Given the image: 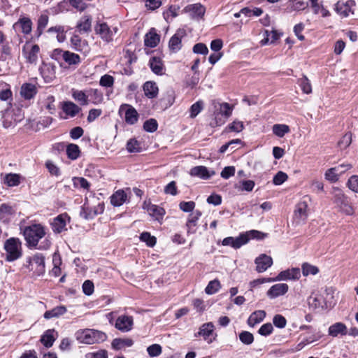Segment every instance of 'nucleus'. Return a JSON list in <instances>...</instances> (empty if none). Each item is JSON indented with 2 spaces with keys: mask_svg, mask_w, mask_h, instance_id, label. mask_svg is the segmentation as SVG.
I'll use <instances>...</instances> for the list:
<instances>
[{
  "mask_svg": "<svg viewBox=\"0 0 358 358\" xmlns=\"http://www.w3.org/2000/svg\"><path fill=\"white\" fill-rule=\"evenodd\" d=\"M347 334V327L342 322H336L329 327V334L336 337L339 334L345 335Z\"/></svg>",
  "mask_w": 358,
  "mask_h": 358,
  "instance_id": "37",
  "label": "nucleus"
},
{
  "mask_svg": "<svg viewBox=\"0 0 358 358\" xmlns=\"http://www.w3.org/2000/svg\"><path fill=\"white\" fill-rule=\"evenodd\" d=\"M134 344L132 339L129 338H115L111 343L112 348L115 350H119L131 347Z\"/></svg>",
  "mask_w": 358,
  "mask_h": 358,
  "instance_id": "38",
  "label": "nucleus"
},
{
  "mask_svg": "<svg viewBox=\"0 0 358 358\" xmlns=\"http://www.w3.org/2000/svg\"><path fill=\"white\" fill-rule=\"evenodd\" d=\"M57 337V333L55 329H48L42 335L40 341L44 346L50 348L52 346Z\"/></svg>",
  "mask_w": 358,
  "mask_h": 358,
  "instance_id": "32",
  "label": "nucleus"
},
{
  "mask_svg": "<svg viewBox=\"0 0 358 358\" xmlns=\"http://www.w3.org/2000/svg\"><path fill=\"white\" fill-rule=\"evenodd\" d=\"M69 217L67 214H60L55 217L51 222L52 229L54 232L61 233L66 229V226Z\"/></svg>",
  "mask_w": 358,
  "mask_h": 358,
  "instance_id": "18",
  "label": "nucleus"
},
{
  "mask_svg": "<svg viewBox=\"0 0 358 358\" xmlns=\"http://www.w3.org/2000/svg\"><path fill=\"white\" fill-rule=\"evenodd\" d=\"M103 211V205L99 203L97 206L92 208L89 207L86 203L83 205L80 210V215L85 220L93 219L96 215Z\"/></svg>",
  "mask_w": 358,
  "mask_h": 358,
  "instance_id": "16",
  "label": "nucleus"
},
{
  "mask_svg": "<svg viewBox=\"0 0 358 358\" xmlns=\"http://www.w3.org/2000/svg\"><path fill=\"white\" fill-rule=\"evenodd\" d=\"M273 133L278 137L282 138L290 131L289 127L284 124H275L272 127Z\"/></svg>",
  "mask_w": 358,
  "mask_h": 358,
  "instance_id": "48",
  "label": "nucleus"
},
{
  "mask_svg": "<svg viewBox=\"0 0 358 358\" xmlns=\"http://www.w3.org/2000/svg\"><path fill=\"white\" fill-rule=\"evenodd\" d=\"M66 50H63L60 48H56L53 50L50 53V57L59 63L60 66H62V62L64 58V53Z\"/></svg>",
  "mask_w": 358,
  "mask_h": 358,
  "instance_id": "54",
  "label": "nucleus"
},
{
  "mask_svg": "<svg viewBox=\"0 0 358 358\" xmlns=\"http://www.w3.org/2000/svg\"><path fill=\"white\" fill-rule=\"evenodd\" d=\"M356 3L354 0H348L346 2L338 1L335 5V11L343 17H347L350 14H354L353 8Z\"/></svg>",
  "mask_w": 358,
  "mask_h": 358,
  "instance_id": "11",
  "label": "nucleus"
},
{
  "mask_svg": "<svg viewBox=\"0 0 358 358\" xmlns=\"http://www.w3.org/2000/svg\"><path fill=\"white\" fill-rule=\"evenodd\" d=\"M333 197V203L336 205L338 210L347 215H352L355 213V208L350 203L348 197L338 187H332L331 192Z\"/></svg>",
  "mask_w": 358,
  "mask_h": 358,
  "instance_id": "1",
  "label": "nucleus"
},
{
  "mask_svg": "<svg viewBox=\"0 0 358 358\" xmlns=\"http://www.w3.org/2000/svg\"><path fill=\"white\" fill-rule=\"evenodd\" d=\"M72 180L74 187L83 189L87 191L90 190L91 185L85 178L73 177Z\"/></svg>",
  "mask_w": 358,
  "mask_h": 358,
  "instance_id": "49",
  "label": "nucleus"
},
{
  "mask_svg": "<svg viewBox=\"0 0 358 358\" xmlns=\"http://www.w3.org/2000/svg\"><path fill=\"white\" fill-rule=\"evenodd\" d=\"M248 243V238L245 233L241 234L238 236L234 238V248L238 249Z\"/></svg>",
  "mask_w": 358,
  "mask_h": 358,
  "instance_id": "62",
  "label": "nucleus"
},
{
  "mask_svg": "<svg viewBox=\"0 0 358 358\" xmlns=\"http://www.w3.org/2000/svg\"><path fill=\"white\" fill-rule=\"evenodd\" d=\"M40 72L46 83L51 82L56 74V66L50 63H43L40 67Z\"/></svg>",
  "mask_w": 358,
  "mask_h": 358,
  "instance_id": "21",
  "label": "nucleus"
},
{
  "mask_svg": "<svg viewBox=\"0 0 358 358\" xmlns=\"http://www.w3.org/2000/svg\"><path fill=\"white\" fill-rule=\"evenodd\" d=\"M4 249L6 252V259L8 262H13L22 255L21 242L17 238H10L6 240L4 243Z\"/></svg>",
  "mask_w": 358,
  "mask_h": 358,
  "instance_id": "6",
  "label": "nucleus"
},
{
  "mask_svg": "<svg viewBox=\"0 0 358 358\" xmlns=\"http://www.w3.org/2000/svg\"><path fill=\"white\" fill-rule=\"evenodd\" d=\"M241 13L248 17L259 16L263 13V10L259 8H255L250 9L249 8H243L241 10Z\"/></svg>",
  "mask_w": 358,
  "mask_h": 358,
  "instance_id": "58",
  "label": "nucleus"
},
{
  "mask_svg": "<svg viewBox=\"0 0 358 358\" xmlns=\"http://www.w3.org/2000/svg\"><path fill=\"white\" fill-rule=\"evenodd\" d=\"M5 182L10 187L17 186L20 183V176L16 173H8L5 177Z\"/></svg>",
  "mask_w": 358,
  "mask_h": 358,
  "instance_id": "56",
  "label": "nucleus"
},
{
  "mask_svg": "<svg viewBox=\"0 0 358 358\" xmlns=\"http://www.w3.org/2000/svg\"><path fill=\"white\" fill-rule=\"evenodd\" d=\"M66 155L71 160H76L80 157V150L78 145L70 143L66 146Z\"/></svg>",
  "mask_w": 358,
  "mask_h": 358,
  "instance_id": "47",
  "label": "nucleus"
},
{
  "mask_svg": "<svg viewBox=\"0 0 358 358\" xmlns=\"http://www.w3.org/2000/svg\"><path fill=\"white\" fill-rule=\"evenodd\" d=\"M140 238L142 241L145 242L149 247H153L156 244V238L148 232H143Z\"/></svg>",
  "mask_w": 358,
  "mask_h": 358,
  "instance_id": "60",
  "label": "nucleus"
},
{
  "mask_svg": "<svg viewBox=\"0 0 358 358\" xmlns=\"http://www.w3.org/2000/svg\"><path fill=\"white\" fill-rule=\"evenodd\" d=\"M62 110L67 115L74 117L80 112V108L71 101H65L62 104Z\"/></svg>",
  "mask_w": 358,
  "mask_h": 358,
  "instance_id": "41",
  "label": "nucleus"
},
{
  "mask_svg": "<svg viewBox=\"0 0 358 358\" xmlns=\"http://www.w3.org/2000/svg\"><path fill=\"white\" fill-rule=\"evenodd\" d=\"M150 66L153 73L157 75L164 73V66L162 60L157 57H152L150 60Z\"/></svg>",
  "mask_w": 358,
  "mask_h": 358,
  "instance_id": "45",
  "label": "nucleus"
},
{
  "mask_svg": "<svg viewBox=\"0 0 358 358\" xmlns=\"http://www.w3.org/2000/svg\"><path fill=\"white\" fill-rule=\"evenodd\" d=\"M37 92V89L35 85L31 83H24L22 85L20 90V94L25 99H30L33 98Z\"/></svg>",
  "mask_w": 358,
  "mask_h": 358,
  "instance_id": "33",
  "label": "nucleus"
},
{
  "mask_svg": "<svg viewBox=\"0 0 358 358\" xmlns=\"http://www.w3.org/2000/svg\"><path fill=\"white\" fill-rule=\"evenodd\" d=\"M203 101L201 100L197 101L196 103H193L189 109V117L191 118L196 117L198 114L203 110Z\"/></svg>",
  "mask_w": 358,
  "mask_h": 358,
  "instance_id": "51",
  "label": "nucleus"
},
{
  "mask_svg": "<svg viewBox=\"0 0 358 358\" xmlns=\"http://www.w3.org/2000/svg\"><path fill=\"white\" fill-rule=\"evenodd\" d=\"M245 234L248 238V241L251 239L262 240L267 236L266 234L257 230H250L246 231Z\"/></svg>",
  "mask_w": 358,
  "mask_h": 358,
  "instance_id": "57",
  "label": "nucleus"
},
{
  "mask_svg": "<svg viewBox=\"0 0 358 358\" xmlns=\"http://www.w3.org/2000/svg\"><path fill=\"white\" fill-rule=\"evenodd\" d=\"M143 208L147 210L150 216L159 222L162 220L164 215H165V210L155 204L146 203L145 202L143 204Z\"/></svg>",
  "mask_w": 358,
  "mask_h": 358,
  "instance_id": "20",
  "label": "nucleus"
},
{
  "mask_svg": "<svg viewBox=\"0 0 358 358\" xmlns=\"http://www.w3.org/2000/svg\"><path fill=\"white\" fill-rule=\"evenodd\" d=\"M76 338L80 343L90 345L103 342L106 339L107 336L102 331L86 329L77 331Z\"/></svg>",
  "mask_w": 358,
  "mask_h": 358,
  "instance_id": "3",
  "label": "nucleus"
},
{
  "mask_svg": "<svg viewBox=\"0 0 358 358\" xmlns=\"http://www.w3.org/2000/svg\"><path fill=\"white\" fill-rule=\"evenodd\" d=\"M301 276V271L299 268H294L286 271H281L277 275V280H297Z\"/></svg>",
  "mask_w": 358,
  "mask_h": 358,
  "instance_id": "28",
  "label": "nucleus"
},
{
  "mask_svg": "<svg viewBox=\"0 0 358 358\" xmlns=\"http://www.w3.org/2000/svg\"><path fill=\"white\" fill-rule=\"evenodd\" d=\"M144 42L146 46L155 48L159 42V36L155 32L150 31L145 35Z\"/></svg>",
  "mask_w": 358,
  "mask_h": 358,
  "instance_id": "46",
  "label": "nucleus"
},
{
  "mask_svg": "<svg viewBox=\"0 0 358 358\" xmlns=\"http://www.w3.org/2000/svg\"><path fill=\"white\" fill-rule=\"evenodd\" d=\"M87 96L89 103H92L94 105H99L103 101V94L98 89L90 88L87 90Z\"/></svg>",
  "mask_w": 358,
  "mask_h": 358,
  "instance_id": "31",
  "label": "nucleus"
},
{
  "mask_svg": "<svg viewBox=\"0 0 358 358\" xmlns=\"http://www.w3.org/2000/svg\"><path fill=\"white\" fill-rule=\"evenodd\" d=\"M307 301L309 308L313 310L328 307V301L318 292H312Z\"/></svg>",
  "mask_w": 358,
  "mask_h": 358,
  "instance_id": "12",
  "label": "nucleus"
},
{
  "mask_svg": "<svg viewBox=\"0 0 358 358\" xmlns=\"http://www.w3.org/2000/svg\"><path fill=\"white\" fill-rule=\"evenodd\" d=\"M266 317L264 310H259L253 312L248 319V324L253 327L257 324L260 323Z\"/></svg>",
  "mask_w": 358,
  "mask_h": 358,
  "instance_id": "36",
  "label": "nucleus"
},
{
  "mask_svg": "<svg viewBox=\"0 0 358 358\" xmlns=\"http://www.w3.org/2000/svg\"><path fill=\"white\" fill-rule=\"evenodd\" d=\"M63 62L69 66H77L81 62V59L78 54L66 50Z\"/></svg>",
  "mask_w": 358,
  "mask_h": 358,
  "instance_id": "42",
  "label": "nucleus"
},
{
  "mask_svg": "<svg viewBox=\"0 0 358 358\" xmlns=\"http://www.w3.org/2000/svg\"><path fill=\"white\" fill-rule=\"evenodd\" d=\"M127 150L129 152H139L141 150V143L136 138H131L127 143Z\"/></svg>",
  "mask_w": 358,
  "mask_h": 358,
  "instance_id": "53",
  "label": "nucleus"
},
{
  "mask_svg": "<svg viewBox=\"0 0 358 358\" xmlns=\"http://www.w3.org/2000/svg\"><path fill=\"white\" fill-rule=\"evenodd\" d=\"M221 287L220 282L218 280H213L208 282L205 289L207 294L211 295L216 293Z\"/></svg>",
  "mask_w": 358,
  "mask_h": 358,
  "instance_id": "52",
  "label": "nucleus"
},
{
  "mask_svg": "<svg viewBox=\"0 0 358 358\" xmlns=\"http://www.w3.org/2000/svg\"><path fill=\"white\" fill-rule=\"evenodd\" d=\"M66 308L64 306H59L55 307L50 310L46 311L44 313V317L48 320L53 317H58L66 313Z\"/></svg>",
  "mask_w": 358,
  "mask_h": 358,
  "instance_id": "44",
  "label": "nucleus"
},
{
  "mask_svg": "<svg viewBox=\"0 0 358 358\" xmlns=\"http://www.w3.org/2000/svg\"><path fill=\"white\" fill-rule=\"evenodd\" d=\"M185 10L189 13L192 18H201L206 12L204 6L200 3L189 5L185 7Z\"/></svg>",
  "mask_w": 358,
  "mask_h": 358,
  "instance_id": "30",
  "label": "nucleus"
},
{
  "mask_svg": "<svg viewBox=\"0 0 358 358\" xmlns=\"http://www.w3.org/2000/svg\"><path fill=\"white\" fill-rule=\"evenodd\" d=\"M120 113H124V120L129 124H134L138 119V114L136 110L127 104H122L119 110Z\"/></svg>",
  "mask_w": 358,
  "mask_h": 358,
  "instance_id": "13",
  "label": "nucleus"
},
{
  "mask_svg": "<svg viewBox=\"0 0 358 358\" xmlns=\"http://www.w3.org/2000/svg\"><path fill=\"white\" fill-rule=\"evenodd\" d=\"M92 17L89 15H84L78 21L76 29L80 33H89L92 30Z\"/></svg>",
  "mask_w": 358,
  "mask_h": 358,
  "instance_id": "25",
  "label": "nucleus"
},
{
  "mask_svg": "<svg viewBox=\"0 0 358 358\" xmlns=\"http://www.w3.org/2000/svg\"><path fill=\"white\" fill-rule=\"evenodd\" d=\"M127 195L123 189H119L110 196V203L114 206H122L127 200Z\"/></svg>",
  "mask_w": 358,
  "mask_h": 358,
  "instance_id": "34",
  "label": "nucleus"
},
{
  "mask_svg": "<svg viewBox=\"0 0 358 358\" xmlns=\"http://www.w3.org/2000/svg\"><path fill=\"white\" fill-rule=\"evenodd\" d=\"M45 227L41 224H33L26 227L23 231L24 239L29 247L36 248L39 241L45 236Z\"/></svg>",
  "mask_w": 358,
  "mask_h": 358,
  "instance_id": "2",
  "label": "nucleus"
},
{
  "mask_svg": "<svg viewBox=\"0 0 358 358\" xmlns=\"http://www.w3.org/2000/svg\"><path fill=\"white\" fill-rule=\"evenodd\" d=\"M343 166H337L327 169L324 173V178L331 182H336L339 179V176L345 173V170H341Z\"/></svg>",
  "mask_w": 358,
  "mask_h": 358,
  "instance_id": "29",
  "label": "nucleus"
},
{
  "mask_svg": "<svg viewBox=\"0 0 358 358\" xmlns=\"http://www.w3.org/2000/svg\"><path fill=\"white\" fill-rule=\"evenodd\" d=\"M308 205L306 201L303 200L297 203L294 211L295 222L298 224L305 222L308 217Z\"/></svg>",
  "mask_w": 358,
  "mask_h": 358,
  "instance_id": "10",
  "label": "nucleus"
},
{
  "mask_svg": "<svg viewBox=\"0 0 358 358\" xmlns=\"http://www.w3.org/2000/svg\"><path fill=\"white\" fill-rule=\"evenodd\" d=\"M301 268L304 276H308V275H316L319 272L317 267L308 263L303 264Z\"/></svg>",
  "mask_w": 358,
  "mask_h": 358,
  "instance_id": "55",
  "label": "nucleus"
},
{
  "mask_svg": "<svg viewBox=\"0 0 358 358\" xmlns=\"http://www.w3.org/2000/svg\"><path fill=\"white\" fill-rule=\"evenodd\" d=\"M298 83L303 93L308 94L312 92L311 84L306 76L303 75L302 78H299Z\"/></svg>",
  "mask_w": 358,
  "mask_h": 358,
  "instance_id": "50",
  "label": "nucleus"
},
{
  "mask_svg": "<svg viewBox=\"0 0 358 358\" xmlns=\"http://www.w3.org/2000/svg\"><path fill=\"white\" fill-rule=\"evenodd\" d=\"M310 3V6L313 9L314 14L317 15L319 13L322 14L323 17L330 16V12L326 9L322 2H319V0H308Z\"/></svg>",
  "mask_w": 358,
  "mask_h": 358,
  "instance_id": "35",
  "label": "nucleus"
},
{
  "mask_svg": "<svg viewBox=\"0 0 358 358\" xmlns=\"http://www.w3.org/2000/svg\"><path fill=\"white\" fill-rule=\"evenodd\" d=\"M26 267L29 271H34V273L36 276H41L45 273V257L41 253H36L32 257L27 259Z\"/></svg>",
  "mask_w": 358,
  "mask_h": 358,
  "instance_id": "7",
  "label": "nucleus"
},
{
  "mask_svg": "<svg viewBox=\"0 0 358 358\" xmlns=\"http://www.w3.org/2000/svg\"><path fill=\"white\" fill-rule=\"evenodd\" d=\"M348 188L354 192L358 193V176H352L347 182Z\"/></svg>",
  "mask_w": 358,
  "mask_h": 358,
  "instance_id": "64",
  "label": "nucleus"
},
{
  "mask_svg": "<svg viewBox=\"0 0 358 358\" xmlns=\"http://www.w3.org/2000/svg\"><path fill=\"white\" fill-rule=\"evenodd\" d=\"M48 23V16L45 14H42L38 20V26L37 31H38V35H41L44 29L46 27Z\"/></svg>",
  "mask_w": 358,
  "mask_h": 358,
  "instance_id": "61",
  "label": "nucleus"
},
{
  "mask_svg": "<svg viewBox=\"0 0 358 358\" xmlns=\"http://www.w3.org/2000/svg\"><path fill=\"white\" fill-rule=\"evenodd\" d=\"M195 336H201L208 344L212 343L217 337V334L215 331L214 324L211 322L203 324L199 327V331L195 334Z\"/></svg>",
  "mask_w": 358,
  "mask_h": 358,
  "instance_id": "8",
  "label": "nucleus"
},
{
  "mask_svg": "<svg viewBox=\"0 0 358 358\" xmlns=\"http://www.w3.org/2000/svg\"><path fill=\"white\" fill-rule=\"evenodd\" d=\"M233 108L228 103H217L215 105L213 113L214 120L210 124L213 127L223 124L231 116Z\"/></svg>",
  "mask_w": 358,
  "mask_h": 358,
  "instance_id": "4",
  "label": "nucleus"
},
{
  "mask_svg": "<svg viewBox=\"0 0 358 358\" xmlns=\"http://www.w3.org/2000/svg\"><path fill=\"white\" fill-rule=\"evenodd\" d=\"M185 36V31L182 29H179L171 38L169 46L171 51L176 52L181 49L182 47V38Z\"/></svg>",
  "mask_w": 358,
  "mask_h": 358,
  "instance_id": "22",
  "label": "nucleus"
},
{
  "mask_svg": "<svg viewBox=\"0 0 358 358\" xmlns=\"http://www.w3.org/2000/svg\"><path fill=\"white\" fill-rule=\"evenodd\" d=\"M201 216V212L196 210L189 215L188 220L186 223L187 228V234H194L196 232V227L197 222Z\"/></svg>",
  "mask_w": 358,
  "mask_h": 358,
  "instance_id": "27",
  "label": "nucleus"
},
{
  "mask_svg": "<svg viewBox=\"0 0 358 358\" xmlns=\"http://www.w3.org/2000/svg\"><path fill=\"white\" fill-rule=\"evenodd\" d=\"M71 48L78 52H86L88 51V43L86 40L82 39L78 35H73L71 38Z\"/></svg>",
  "mask_w": 358,
  "mask_h": 358,
  "instance_id": "26",
  "label": "nucleus"
},
{
  "mask_svg": "<svg viewBox=\"0 0 358 358\" xmlns=\"http://www.w3.org/2000/svg\"><path fill=\"white\" fill-rule=\"evenodd\" d=\"M239 339L243 344L250 345L254 341V336L250 332L243 331L240 333Z\"/></svg>",
  "mask_w": 358,
  "mask_h": 358,
  "instance_id": "59",
  "label": "nucleus"
},
{
  "mask_svg": "<svg viewBox=\"0 0 358 358\" xmlns=\"http://www.w3.org/2000/svg\"><path fill=\"white\" fill-rule=\"evenodd\" d=\"M133 326V318L130 316L122 315L117 317L115 327L121 331L127 332Z\"/></svg>",
  "mask_w": 358,
  "mask_h": 358,
  "instance_id": "23",
  "label": "nucleus"
},
{
  "mask_svg": "<svg viewBox=\"0 0 358 358\" xmlns=\"http://www.w3.org/2000/svg\"><path fill=\"white\" fill-rule=\"evenodd\" d=\"M308 7V3L303 0H289L286 4L285 11L291 13L294 11L303 10Z\"/></svg>",
  "mask_w": 358,
  "mask_h": 358,
  "instance_id": "24",
  "label": "nucleus"
},
{
  "mask_svg": "<svg viewBox=\"0 0 358 358\" xmlns=\"http://www.w3.org/2000/svg\"><path fill=\"white\" fill-rule=\"evenodd\" d=\"M73 98L83 106L89 104L87 90H74L72 92Z\"/></svg>",
  "mask_w": 358,
  "mask_h": 358,
  "instance_id": "43",
  "label": "nucleus"
},
{
  "mask_svg": "<svg viewBox=\"0 0 358 358\" xmlns=\"http://www.w3.org/2000/svg\"><path fill=\"white\" fill-rule=\"evenodd\" d=\"M32 24V22L29 17H21L13 24V29L17 31H20L24 35H27L31 32Z\"/></svg>",
  "mask_w": 358,
  "mask_h": 358,
  "instance_id": "14",
  "label": "nucleus"
},
{
  "mask_svg": "<svg viewBox=\"0 0 358 358\" xmlns=\"http://www.w3.org/2000/svg\"><path fill=\"white\" fill-rule=\"evenodd\" d=\"M289 289V286L286 283H278L271 286L266 292V296L270 299H274L279 296L285 295Z\"/></svg>",
  "mask_w": 358,
  "mask_h": 358,
  "instance_id": "15",
  "label": "nucleus"
},
{
  "mask_svg": "<svg viewBox=\"0 0 358 358\" xmlns=\"http://www.w3.org/2000/svg\"><path fill=\"white\" fill-rule=\"evenodd\" d=\"M189 174L194 177H198L203 180L209 179L215 174L213 170H209L204 166H196L190 169Z\"/></svg>",
  "mask_w": 358,
  "mask_h": 358,
  "instance_id": "19",
  "label": "nucleus"
},
{
  "mask_svg": "<svg viewBox=\"0 0 358 358\" xmlns=\"http://www.w3.org/2000/svg\"><path fill=\"white\" fill-rule=\"evenodd\" d=\"M143 91L147 97L152 99L158 94V87L155 83L148 81L143 85Z\"/></svg>",
  "mask_w": 358,
  "mask_h": 358,
  "instance_id": "39",
  "label": "nucleus"
},
{
  "mask_svg": "<svg viewBox=\"0 0 358 358\" xmlns=\"http://www.w3.org/2000/svg\"><path fill=\"white\" fill-rule=\"evenodd\" d=\"M255 263L256 271L258 273H263L272 266L273 259L270 256L262 254L255 259Z\"/></svg>",
  "mask_w": 358,
  "mask_h": 358,
  "instance_id": "17",
  "label": "nucleus"
},
{
  "mask_svg": "<svg viewBox=\"0 0 358 358\" xmlns=\"http://www.w3.org/2000/svg\"><path fill=\"white\" fill-rule=\"evenodd\" d=\"M162 351V347L159 344H152L147 348V352L151 357L159 356Z\"/></svg>",
  "mask_w": 358,
  "mask_h": 358,
  "instance_id": "63",
  "label": "nucleus"
},
{
  "mask_svg": "<svg viewBox=\"0 0 358 358\" xmlns=\"http://www.w3.org/2000/svg\"><path fill=\"white\" fill-rule=\"evenodd\" d=\"M40 48L36 44H32L29 42L25 43L22 48V55L27 62L33 64L36 63L38 58Z\"/></svg>",
  "mask_w": 358,
  "mask_h": 358,
  "instance_id": "9",
  "label": "nucleus"
},
{
  "mask_svg": "<svg viewBox=\"0 0 358 358\" xmlns=\"http://www.w3.org/2000/svg\"><path fill=\"white\" fill-rule=\"evenodd\" d=\"M14 214L13 208L6 203L0 206V220L3 222H8Z\"/></svg>",
  "mask_w": 358,
  "mask_h": 358,
  "instance_id": "40",
  "label": "nucleus"
},
{
  "mask_svg": "<svg viewBox=\"0 0 358 358\" xmlns=\"http://www.w3.org/2000/svg\"><path fill=\"white\" fill-rule=\"evenodd\" d=\"M118 30L119 29L117 26H109L105 22L99 21L94 26L96 34L106 43L112 42Z\"/></svg>",
  "mask_w": 358,
  "mask_h": 358,
  "instance_id": "5",
  "label": "nucleus"
}]
</instances>
